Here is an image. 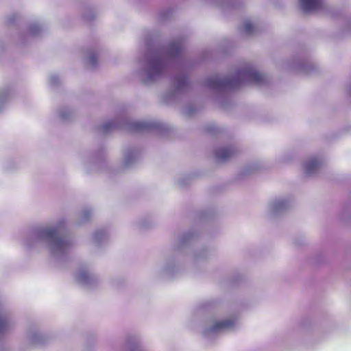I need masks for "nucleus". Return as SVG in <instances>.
Returning <instances> with one entry per match:
<instances>
[{"label": "nucleus", "mask_w": 351, "mask_h": 351, "mask_svg": "<svg viewBox=\"0 0 351 351\" xmlns=\"http://www.w3.org/2000/svg\"><path fill=\"white\" fill-rule=\"evenodd\" d=\"M234 324V322L232 319L217 322L213 325L211 330L213 331H217L221 329L230 328L233 326Z\"/></svg>", "instance_id": "39448f33"}, {"label": "nucleus", "mask_w": 351, "mask_h": 351, "mask_svg": "<svg viewBox=\"0 0 351 351\" xmlns=\"http://www.w3.org/2000/svg\"><path fill=\"white\" fill-rule=\"evenodd\" d=\"M112 125H113V123H108L104 125V128L105 130H108L110 129L112 127Z\"/></svg>", "instance_id": "4468645a"}, {"label": "nucleus", "mask_w": 351, "mask_h": 351, "mask_svg": "<svg viewBox=\"0 0 351 351\" xmlns=\"http://www.w3.org/2000/svg\"><path fill=\"white\" fill-rule=\"evenodd\" d=\"M148 127H149L148 124H147L145 123H143V122H136V123H134L132 125L134 130H136V131L144 130L147 129Z\"/></svg>", "instance_id": "6e6552de"}, {"label": "nucleus", "mask_w": 351, "mask_h": 351, "mask_svg": "<svg viewBox=\"0 0 351 351\" xmlns=\"http://www.w3.org/2000/svg\"><path fill=\"white\" fill-rule=\"evenodd\" d=\"M254 27L250 21H246L243 25V30L246 34H250L253 32Z\"/></svg>", "instance_id": "9d476101"}, {"label": "nucleus", "mask_w": 351, "mask_h": 351, "mask_svg": "<svg viewBox=\"0 0 351 351\" xmlns=\"http://www.w3.org/2000/svg\"><path fill=\"white\" fill-rule=\"evenodd\" d=\"M239 75L247 78L251 83L258 85L262 84L265 81V77L263 74L252 69L243 71Z\"/></svg>", "instance_id": "f03ea898"}, {"label": "nucleus", "mask_w": 351, "mask_h": 351, "mask_svg": "<svg viewBox=\"0 0 351 351\" xmlns=\"http://www.w3.org/2000/svg\"><path fill=\"white\" fill-rule=\"evenodd\" d=\"M235 151L232 147H223L217 150L216 157L217 159L223 161L234 156Z\"/></svg>", "instance_id": "20e7f679"}, {"label": "nucleus", "mask_w": 351, "mask_h": 351, "mask_svg": "<svg viewBox=\"0 0 351 351\" xmlns=\"http://www.w3.org/2000/svg\"><path fill=\"white\" fill-rule=\"evenodd\" d=\"M8 326L9 322L7 317L0 311V333L6 330Z\"/></svg>", "instance_id": "0eeeda50"}, {"label": "nucleus", "mask_w": 351, "mask_h": 351, "mask_svg": "<svg viewBox=\"0 0 351 351\" xmlns=\"http://www.w3.org/2000/svg\"><path fill=\"white\" fill-rule=\"evenodd\" d=\"M232 81H221V80H217L211 84V85L213 86H217V87L232 86Z\"/></svg>", "instance_id": "1a4fd4ad"}, {"label": "nucleus", "mask_w": 351, "mask_h": 351, "mask_svg": "<svg viewBox=\"0 0 351 351\" xmlns=\"http://www.w3.org/2000/svg\"><path fill=\"white\" fill-rule=\"evenodd\" d=\"M173 45H175V53H178L182 51V46L180 44H178L176 45L173 44Z\"/></svg>", "instance_id": "ddd939ff"}, {"label": "nucleus", "mask_w": 351, "mask_h": 351, "mask_svg": "<svg viewBox=\"0 0 351 351\" xmlns=\"http://www.w3.org/2000/svg\"><path fill=\"white\" fill-rule=\"evenodd\" d=\"M305 12L319 10L323 6V0H300Z\"/></svg>", "instance_id": "7ed1b4c3"}, {"label": "nucleus", "mask_w": 351, "mask_h": 351, "mask_svg": "<svg viewBox=\"0 0 351 351\" xmlns=\"http://www.w3.org/2000/svg\"><path fill=\"white\" fill-rule=\"evenodd\" d=\"M45 237L49 239L53 246L57 250H64L69 245V241L63 237H61L58 230L53 228H47L43 231Z\"/></svg>", "instance_id": "f257e3e1"}, {"label": "nucleus", "mask_w": 351, "mask_h": 351, "mask_svg": "<svg viewBox=\"0 0 351 351\" xmlns=\"http://www.w3.org/2000/svg\"><path fill=\"white\" fill-rule=\"evenodd\" d=\"M97 58L95 54H91L88 58V61L90 65L95 66L97 64Z\"/></svg>", "instance_id": "9b49d317"}, {"label": "nucleus", "mask_w": 351, "mask_h": 351, "mask_svg": "<svg viewBox=\"0 0 351 351\" xmlns=\"http://www.w3.org/2000/svg\"><path fill=\"white\" fill-rule=\"evenodd\" d=\"M87 275L86 272H82L80 275V278L82 280H84L86 278Z\"/></svg>", "instance_id": "2eb2a0df"}, {"label": "nucleus", "mask_w": 351, "mask_h": 351, "mask_svg": "<svg viewBox=\"0 0 351 351\" xmlns=\"http://www.w3.org/2000/svg\"><path fill=\"white\" fill-rule=\"evenodd\" d=\"M154 68L156 71L160 72L162 70L163 64L160 60H158L154 64Z\"/></svg>", "instance_id": "f8f14e48"}, {"label": "nucleus", "mask_w": 351, "mask_h": 351, "mask_svg": "<svg viewBox=\"0 0 351 351\" xmlns=\"http://www.w3.org/2000/svg\"><path fill=\"white\" fill-rule=\"evenodd\" d=\"M320 166V162L316 158L309 160L306 165V171L308 174L313 173Z\"/></svg>", "instance_id": "423d86ee"}]
</instances>
